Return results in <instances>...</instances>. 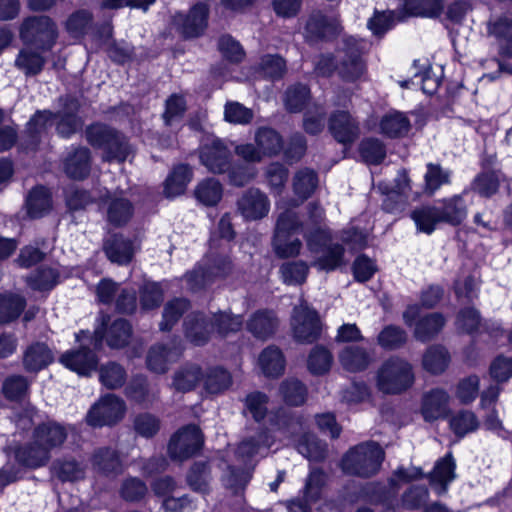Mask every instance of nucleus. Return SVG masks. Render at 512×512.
<instances>
[{"label": "nucleus", "mask_w": 512, "mask_h": 512, "mask_svg": "<svg viewBox=\"0 0 512 512\" xmlns=\"http://www.w3.org/2000/svg\"><path fill=\"white\" fill-rule=\"evenodd\" d=\"M385 459L382 447L374 441L362 442L350 448L342 457L341 468L350 476L370 478L375 476Z\"/></svg>", "instance_id": "f257e3e1"}, {"label": "nucleus", "mask_w": 512, "mask_h": 512, "mask_svg": "<svg viewBox=\"0 0 512 512\" xmlns=\"http://www.w3.org/2000/svg\"><path fill=\"white\" fill-rule=\"evenodd\" d=\"M85 133L89 144L103 150L104 161L122 163L133 152L127 137L107 125H91Z\"/></svg>", "instance_id": "f03ea898"}, {"label": "nucleus", "mask_w": 512, "mask_h": 512, "mask_svg": "<svg viewBox=\"0 0 512 512\" xmlns=\"http://www.w3.org/2000/svg\"><path fill=\"white\" fill-rule=\"evenodd\" d=\"M412 365L404 358L392 356L377 371V387L385 394H399L414 383Z\"/></svg>", "instance_id": "7ed1b4c3"}, {"label": "nucleus", "mask_w": 512, "mask_h": 512, "mask_svg": "<svg viewBox=\"0 0 512 512\" xmlns=\"http://www.w3.org/2000/svg\"><path fill=\"white\" fill-rule=\"evenodd\" d=\"M307 245L313 253L319 254L315 265L324 271H333L347 264L342 244L333 242L326 230L318 229L307 236Z\"/></svg>", "instance_id": "20e7f679"}, {"label": "nucleus", "mask_w": 512, "mask_h": 512, "mask_svg": "<svg viewBox=\"0 0 512 512\" xmlns=\"http://www.w3.org/2000/svg\"><path fill=\"white\" fill-rule=\"evenodd\" d=\"M233 263L229 256L209 254L203 265L197 266L186 274V281L194 291L205 288L218 278H226L232 274Z\"/></svg>", "instance_id": "39448f33"}, {"label": "nucleus", "mask_w": 512, "mask_h": 512, "mask_svg": "<svg viewBox=\"0 0 512 512\" xmlns=\"http://www.w3.org/2000/svg\"><path fill=\"white\" fill-rule=\"evenodd\" d=\"M21 40L39 50H50L56 42L57 27L48 16H31L26 18L20 27Z\"/></svg>", "instance_id": "423d86ee"}, {"label": "nucleus", "mask_w": 512, "mask_h": 512, "mask_svg": "<svg viewBox=\"0 0 512 512\" xmlns=\"http://www.w3.org/2000/svg\"><path fill=\"white\" fill-rule=\"evenodd\" d=\"M293 338L303 344L317 341L322 332V323L318 313L302 301L295 306L291 316Z\"/></svg>", "instance_id": "0eeeda50"}, {"label": "nucleus", "mask_w": 512, "mask_h": 512, "mask_svg": "<svg viewBox=\"0 0 512 512\" xmlns=\"http://www.w3.org/2000/svg\"><path fill=\"white\" fill-rule=\"evenodd\" d=\"M125 413L124 400L108 393L92 405L86 415V422L92 427L113 426L124 418Z\"/></svg>", "instance_id": "6e6552de"}, {"label": "nucleus", "mask_w": 512, "mask_h": 512, "mask_svg": "<svg viewBox=\"0 0 512 512\" xmlns=\"http://www.w3.org/2000/svg\"><path fill=\"white\" fill-rule=\"evenodd\" d=\"M338 75L347 82L360 79L366 72V65L361 57L358 42L352 38H344L342 46L336 51Z\"/></svg>", "instance_id": "1a4fd4ad"}, {"label": "nucleus", "mask_w": 512, "mask_h": 512, "mask_svg": "<svg viewBox=\"0 0 512 512\" xmlns=\"http://www.w3.org/2000/svg\"><path fill=\"white\" fill-rule=\"evenodd\" d=\"M203 443L200 428L189 424L173 434L168 444V454L172 460L185 461L199 452Z\"/></svg>", "instance_id": "9d476101"}, {"label": "nucleus", "mask_w": 512, "mask_h": 512, "mask_svg": "<svg viewBox=\"0 0 512 512\" xmlns=\"http://www.w3.org/2000/svg\"><path fill=\"white\" fill-rule=\"evenodd\" d=\"M132 336V327L125 319H115L110 322V317L103 315L101 325L94 332V346H101L105 339L107 345L112 349H121L128 345Z\"/></svg>", "instance_id": "9b49d317"}, {"label": "nucleus", "mask_w": 512, "mask_h": 512, "mask_svg": "<svg viewBox=\"0 0 512 512\" xmlns=\"http://www.w3.org/2000/svg\"><path fill=\"white\" fill-rule=\"evenodd\" d=\"M209 5L199 2L191 7L187 14L177 13L173 16L172 25L185 39L202 35L208 25Z\"/></svg>", "instance_id": "f8f14e48"}, {"label": "nucleus", "mask_w": 512, "mask_h": 512, "mask_svg": "<svg viewBox=\"0 0 512 512\" xmlns=\"http://www.w3.org/2000/svg\"><path fill=\"white\" fill-rule=\"evenodd\" d=\"M199 158L211 173L222 174L229 170L232 154L223 140L208 137L200 146Z\"/></svg>", "instance_id": "ddd939ff"}, {"label": "nucleus", "mask_w": 512, "mask_h": 512, "mask_svg": "<svg viewBox=\"0 0 512 512\" xmlns=\"http://www.w3.org/2000/svg\"><path fill=\"white\" fill-rule=\"evenodd\" d=\"M269 210V198L258 188H249L237 200V211L246 221L261 220Z\"/></svg>", "instance_id": "4468645a"}, {"label": "nucleus", "mask_w": 512, "mask_h": 512, "mask_svg": "<svg viewBox=\"0 0 512 512\" xmlns=\"http://www.w3.org/2000/svg\"><path fill=\"white\" fill-rule=\"evenodd\" d=\"M328 129L333 138L343 144L351 145L360 135L359 123L347 111H336L328 120Z\"/></svg>", "instance_id": "2eb2a0df"}, {"label": "nucleus", "mask_w": 512, "mask_h": 512, "mask_svg": "<svg viewBox=\"0 0 512 512\" xmlns=\"http://www.w3.org/2000/svg\"><path fill=\"white\" fill-rule=\"evenodd\" d=\"M185 337L194 345L206 344L213 331L211 318L200 312H193L184 319Z\"/></svg>", "instance_id": "dca6fc26"}, {"label": "nucleus", "mask_w": 512, "mask_h": 512, "mask_svg": "<svg viewBox=\"0 0 512 512\" xmlns=\"http://www.w3.org/2000/svg\"><path fill=\"white\" fill-rule=\"evenodd\" d=\"M338 358L343 369L353 373L366 370L374 361L372 351L357 345L343 348Z\"/></svg>", "instance_id": "f3484780"}, {"label": "nucleus", "mask_w": 512, "mask_h": 512, "mask_svg": "<svg viewBox=\"0 0 512 512\" xmlns=\"http://www.w3.org/2000/svg\"><path fill=\"white\" fill-rule=\"evenodd\" d=\"M279 320L270 310H258L247 321L248 331L257 339L267 340L277 331Z\"/></svg>", "instance_id": "a211bd4d"}, {"label": "nucleus", "mask_w": 512, "mask_h": 512, "mask_svg": "<svg viewBox=\"0 0 512 512\" xmlns=\"http://www.w3.org/2000/svg\"><path fill=\"white\" fill-rule=\"evenodd\" d=\"M107 258L119 265H126L133 259L135 249L133 243L121 234L110 235L103 244Z\"/></svg>", "instance_id": "6ab92c4d"}, {"label": "nucleus", "mask_w": 512, "mask_h": 512, "mask_svg": "<svg viewBox=\"0 0 512 512\" xmlns=\"http://www.w3.org/2000/svg\"><path fill=\"white\" fill-rule=\"evenodd\" d=\"M37 443H41L48 450L62 447L67 439L68 433L66 428L60 423L47 421L39 424L33 431V435Z\"/></svg>", "instance_id": "aec40b11"}, {"label": "nucleus", "mask_w": 512, "mask_h": 512, "mask_svg": "<svg viewBox=\"0 0 512 512\" xmlns=\"http://www.w3.org/2000/svg\"><path fill=\"white\" fill-rule=\"evenodd\" d=\"M92 468L103 475H117L123 470L122 461L118 452L110 447H100L91 455Z\"/></svg>", "instance_id": "412c9836"}, {"label": "nucleus", "mask_w": 512, "mask_h": 512, "mask_svg": "<svg viewBox=\"0 0 512 512\" xmlns=\"http://www.w3.org/2000/svg\"><path fill=\"white\" fill-rule=\"evenodd\" d=\"M61 101L63 102L62 110L57 115L54 114L55 118H60L57 124V131L60 135L68 137L82 127V121L76 115L79 103L70 96L61 98Z\"/></svg>", "instance_id": "4be33fe9"}, {"label": "nucleus", "mask_w": 512, "mask_h": 512, "mask_svg": "<svg viewBox=\"0 0 512 512\" xmlns=\"http://www.w3.org/2000/svg\"><path fill=\"white\" fill-rule=\"evenodd\" d=\"M91 154L86 147L76 148L64 161L66 175L74 180H83L90 174Z\"/></svg>", "instance_id": "5701e85b"}, {"label": "nucleus", "mask_w": 512, "mask_h": 512, "mask_svg": "<svg viewBox=\"0 0 512 512\" xmlns=\"http://www.w3.org/2000/svg\"><path fill=\"white\" fill-rule=\"evenodd\" d=\"M54 119L55 115L47 110L37 111L34 114L25 130L23 143H26V148H36L47 128L53 124Z\"/></svg>", "instance_id": "b1692460"}, {"label": "nucleus", "mask_w": 512, "mask_h": 512, "mask_svg": "<svg viewBox=\"0 0 512 512\" xmlns=\"http://www.w3.org/2000/svg\"><path fill=\"white\" fill-rule=\"evenodd\" d=\"M449 395L442 389H433L422 399L421 412L426 421L444 417L448 412Z\"/></svg>", "instance_id": "393cba45"}, {"label": "nucleus", "mask_w": 512, "mask_h": 512, "mask_svg": "<svg viewBox=\"0 0 512 512\" xmlns=\"http://www.w3.org/2000/svg\"><path fill=\"white\" fill-rule=\"evenodd\" d=\"M271 444L272 439L269 433L266 430H260L239 443L235 451L236 458L246 464L259 454L262 449H268Z\"/></svg>", "instance_id": "a878e982"}, {"label": "nucleus", "mask_w": 512, "mask_h": 512, "mask_svg": "<svg viewBox=\"0 0 512 512\" xmlns=\"http://www.w3.org/2000/svg\"><path fill=\"white\" fill-rule=\"evenodd\" d=\"M305 31L308 38L317 40L338 34L340 25L336 19H328L320 11H315L309 16Z\"/></svg>", "instance_id": "bb28decb"}, {"label": "nucleus", "mask_w": 512, "mask_h": 512, "mask_svg": "<svg viewBox=\"0 0 512 512\" xmlns=\"http://www.w3.org/2000/svg\"><path fill=\"white\" fill-rule=\"evenodd\" d=\"M50 450L41 443H37L32 436V441L16 451V458L19 463L29 468L45 466L51 458Z\"/></svg>", "instance_id": "cd10ccee"}, {"label": "nucleus", "mask_w": 512, "mask_h": 512, "mask_svg": "<svg viewBox=\"0 0 512 512\" xmlns=\"http://www.w3.org/2000/svg\"><path fill=\"white\" fill-rule=\"evenodd\" d=\"M61 362L80 375H88L97 367L96 355L87 348L75 352H68L61 356Z\"/></svg>", "instance_id": "c85d7f7f"}, {"label": "nucleus", "mask_w": 512, "mask_h": 512, "mask_svg": "<svg viewBox=\"0 0 512 512\" xmlns=\"http://www.w3.org/2000/svg\"><path fill=\"white\" fill-rule=\"evenodd\" d=\"M455 462L451 454H447L435 464L433 471L428 475L430 484L435 487L438 494L447 491V485L455 478Z\"/></svg>", "instance_id": "c756f323"}, {"label": "nucleus", "mask_w": 512, "mask_h": 512, "mask_svg": "<svg viewBox=\"0 0 512 512\" xmlns=\"http://www.w3.org/2000/svg\"><path fill=\"white\" fill-rule=\"evenodd\" d=\"M53 361V354L48 346L41 342L31 344L24 352L23 365L29 372H37Z\"/></svg>", "instance_id": "7c9ffc66"}, {"label": "nucleus", "mask_w": 512, "mask_h": 512, "mask_svg": "<svg viewBox=\"0 0 512 512\" xmlns=\"http://www.w3.org/2000/svg\"><path fill=\"white\" fill-rule=\"evenodd\" d=\"M202 379L201 368L195 364H187L175 371L172 387L178 392L186 393L194 390Z\"/></svg>", "instance_id": "2f4dec72"}, {"label": "nucleus", "mask_w": 512, "mask_h": 512, "mask_svg": "<svg viewBox=\"0 0 512 512\" xmlns=\"http://www.w3.org/2000/svg\"><path fill=\"white\" fill-rule=\"evenodd\" d=\"M259 365L266 376L278 377L285 369V359L282 351L274 346L266 347L259 355Z\"/></svg>", "instance_id": "473e14b6"}, {"label": "nucleus", "mask_w": 512, "mask_h": 512, "mask_svg": "<svg viewBox=\"0 0 512 512\" xmlns=\"http://www.w3.org/2000/svg\"><path fill=\"white\" fill-rule=\"evenodd\" d=\"M27 213L31 218H39L52 208L51 193L45 187L34 188L26 199Z\"/></svg>", "instance_id": "72a5a7b5"}, {"label": "nucleus", "mask_w": 512, "mask_h": 512, "mask_svg": "<svg viewBox=\"0 0 512 512\" xmlns=\"http://www.w3.org/2000/svg\"><path fill=\"white\" fill-rule=\"evenodd\" d=\"M191 178L192 170L188 165L180 164L176 166L165 181L164 193L166 197L183 194Z\"/></svg>", "instance_id": "f704fd0d"}, {"label": "nucleus", "mask_w": 512, "mask_h": 512, "mask_svg": "<svg viewBox=\"0 0 512 512\" xmlns=\"http://www.w3.org/2000/svg\"><path fill=\"white\" fill-rule=\"evenodd\" d=\"M488 32L497 38L500 53L512 58V21L507 18H499L494 22H489Z\"/></svg>", "instance_id": "c9c22d12"}, {"label": "nucleus", "mask_w": 512, "mask_h": 512, "mask_svg": "<svg viewBox=\"0 0 512 512\" xmlns=\"http://www.w3.org/2000/svg\"><path fill=\"white\" fill-rule=\"evenodd\" d=\"M255 142L263 156L278 154L283 147L281 135L269 127H260L255 133Z\"/></svg>", "instance_id": "e433bc0d"}, {"label": "nucleus", "mask_w": 512, "mask_h": 512, "mask_svg": "<svg viewBox=\"0 0 512 512\" xmlns=\"http://www.w3.org/2000/svg\"><path fill=\"white\" fill-rule=\"evenodd\" d=\"M53 474L62 482H74L84 478L85 466L73 458L58 459L52 465Z\"/></svg>", "instance_id": "4c0bfd02"}, {"label": "nucleus", "mask_w": 512, "mask_h": 512, "mask_svg": "<svg viewBox=\"0 0 512 512\" xmlns=\"http://www.w3.org/2000/svg\"><path fill=\"white\" fill-rule=\"evenodd\" d=\"M190 308V302L185 298H175L168 301L163 309L162 321L159 324L161 331L168 332Z\"/></svg>", "instance_id": "58836bf2"}, {"label": "nucleus", "mask_w": 512, "mask_h": 512, "mask_svg": "<svg viewBox=\"0 0 512 512\" xmlns=\"http://www.w3.org/2000/svg\"><path fill=\"white\" fill-rule=\"evenodd\" d=\"M444 324L445 319L441 314L430 313L416 323L414 336L419 341H429L440 332Z\"/></svg>", "instance_id": "ea45409f"}, {"label": "nucleus", "mask_w": 512, "mask_h": 512, "mask_svg": "<svg viewBox=\"0 0 512 512\" xmlns=\"http://www.w3.org/2000/svg\"><path fill=\"white\" fill-rule=\"evenodd\" d=\"M133 215V207L129 200L121 197L109 199L107 220L114 226L125 225Z\"/></svg>", "instance_id": "a19ab883"}, {"label": "nucleus", "mask_w": 512, "mask_h": 512, "mask_svg": "<svg viewBox=\"0 0 512 512\" xmlns=\"http://www.w3.org/2000/svg\"><path fill=\"white\" fill-rule=\"evenodd\" d=\"M221 183L214 178L201 181L194 190L196 199L205 206H215L222 198Z\"/></svg>", "instance_id": "79ce46f5"}, {"label": "nucleus", "mask_w": 512, "mask_h": 512, "mask_svg": "<svg viewBox=\"0 0 512 512\" xmlns=\"http://www.w3.org/2000/svg\"><path fill=\"white\" fill-rule=\"evenodd\" d=\"M449 360V354L444 347L433 345L424 353L422 364L426 371L432 374H440L446 370Z\"/></svg>", "instance_id": "37998d69"}, {"label": "nucleus", "mask_w": 512, "mask_h": 512, "mask_svg": "<svg viewBox=\"0 0 512 512\" xmlns=\"http://www.w3.org/2000/svg\"><path fill=\"white\" fill-rule=\"evenodd\" d=\"M292 185L294 193L303 202L316 190L318 185L317 174L308 168L301 169L294 175Z\"/></svg>", "instance_id": "c03bdc74"}, {"label": "nucleus", "mask_w": 512, "mask_h": 512, "mask_svg": "<svg viewBox=\"0 0 512 512\" xmlns=\"http://www.w3.org/2000/svg\"><path fill=\"white\" fill-rule=\"evenodd\" d=\"M297 450L310 461L320 462L326 458V445L313 434H304L298 441Z\"/></svg>", "instance_id": "a18cd8bd"}, {"label": "nucleus", "mask_w": 512, "mask_h": 512, "mask_svg": "<svg viewBox=\"0 0 512 512\" xmlns=\"http://www.w3.org/2000/svg\"><path fill=\"white\" fill-rule=\"evenodd\" d=\"M25 299L16 294H0V324L9 323L22 313Z\"/></svg>", "instance_id": "49530a36"}, {"label": "nucleus", "mask_w": 512, "mask_h": 512, "mask_svg": "<svg viewBox=\"0 0 512 512\" xmlns=\"http://www.w3.org/2000/svg\"><path fill=\"white\" fill-rule=\"evenodd\" d=\"M126 379V370L116 362H109L99 369V380L107 389L114 390L122 387Z\"/></svg>", "instance_id": "de8ad7c7"}, {"label": "nucleus", "mask_w": 512, "mask_h": 512, "mask_svg": "<svg viewBox=\"0 0 512 512\" xmlns=\"http://www.w3.org/2000/svg\"><path fill=\"white\" fill-rule=\"evenodd\" d=\"M443 9L442 0H406L404 15L437 17Z\"/></svg>", "instance_id": "09e8293b"}, {"label": "nucleus", "mask_w": 512, "mask_h": 512, "mask_svg": "<svg viewBox=\"0 0 512 512\" xmlns=\"http://www.w3.org/2000/svg\"><path fill=\"white\" fill-rule=\"evenodd\" d=\"M44 64V58L39 53L32 51L30 47L21 49L15 60V66L27 76L40 73Z\"/></svg>", "instance_id": "8fccbe9b"}, {"label": "nucleus", "mask_w": 512, "mask_h": 512, "mask_svg": "<svg viewBox=\"0 0 512 512\" xmlns=\"http://www.w3.org/2000/svg\"><path fill=\"white\" fill-rule=\"evenodd\" d=\"M333 363V355L324 346L317 345L309 353L307 359L308 370L314 375L327 373Z\"/></svg>", "instance_id": "3c124183"}, {"label": "nucleus", "mask_w": 512, "mask_h": 512, "mask_svg": "<svg viewBox=\"0 0 512 512\" xmlns=\"http://www.w3.org/2000/svg\"><path fill=\"white\" fill-rule=\"evenodd\" d=\"M204 387L211 394H218L228 389L232 384L230 373L220 367L210 368L203 375Z\"/></svg>", "instance_id": "603ef678"}, {"label": "nucleus", "mask_w": 512, "mask_h": 512, "mask_svg": "<svg viewBox=\"0 0 512 512\" xmlns=\"http://www.w3.org/2000/svg\"><path fill=\"white\" fill-rule=\"evenodd\" d=\"M405 19L404 12L399 11H375L374 16L369 20L368 27L373 34L382 36L389 30L396 22Z\"/></svg>", "instance_id": "864d4df0"}, {"label": "nucleus", "mask_w": 512, "mask_h": 512, "mask_svg": "<svg viewBox=\"0 0 512 512\" xmlns=\"http://www.w3.org/2000/svg\"><path fill=\"white\" fill-rule=\"evenodd\" d=\"M440 221L451 225H458L466 216V207L461 197H453L443 203V207H438Z\"/></svg>", "instance_id": "5fc2aeb1"}, {"label": "nucleus", "mask_w": 512, "mask_h": 512, "mask_svg": "<svg viewBox=\"0 0 512 512\" xmlns=\"http://www.w3.org/2000/svg\"><path fill=\"white\" fill-rule=\"evenodd\" d=\"M381 131L388 137H400L405 135L410 127L408 118L400 112L387 114L380 123Z\"/></svg>", "instance_id": "6e6d98bb"}, {"label": "nucleus", "mask_w": 512, "mask_h": 512, "mask_svg": "<svg viewBox=\"0 0 512 512\" xmlns=\"http://www.w3.org/2000/svg\"><path fill=\"white\" fill-rule=\"evenodd\" d=\"M411 216L418 229L427 234L432 233L435 226L441 223L438 207L435 206H423L415 209Z\"/></svg>", "instance_id": "4d7b16f0"}, {"label": "nucleus", "mask_w": 512, "mask_h": 512, "mask_svg": "<svg viewBox=\"0 0 512 512\" xmlns=\"http://www.w3.org/2000/svg\"><path fill=\"white\" fill-rule=\"evenodd\" d=\"M309 271L304 261L285 262L280 266L283 281L288 285H300L305 282Z\"/></svg>", "instance_id": "13d9d810"}, {"label": "nucleus", "mask_w": 512, "mask_h": 512, "mask_svg": "<svg viewBox=\"0 0 512 512\" xmlns=\"http://www.w3.org/2000/svg\"><path fill=\"white\" fill-rule=\"evenodd\" d=\"M147 493V485L137 477L124 479L119 490L121 498L127 502H139L145 498Z\"/></svg>", "instance_id": "bf43d9fd"}, {"label": "nucleus", "mask_w": 512, "mask_h": 512, "mask_svg": "<svg viewBox=\"0 0 512 512\" xmlns=\"http://www.w3.org/2000/svg\"><path fill=\"white\" fill-rule=\"evenodd\" d=\"M169 350L163 344L151 346L146 355L147 368L156 374H164L168 370Z\"/></svg>", "instance_id": "052dcab7"}, {"label": "nucleus", "mask_w": 512, "mask_h": 512, "mask_svg": "<svg viewBox=\"0 0 512 512\" xmlns=\"http://www.w3.org/2000/svg\"><path fill=\"white\" fill-rule=\"evenodd\" d=\"M479 426L476 415L469 410H461L450 419V427L459 436L475 431Z\"/></svg>", "instance_id": "680f3d73"}, {"label": "nucleus", "mask_w": 512, "mask_h": 512, "mask_svg": "<svg viewBox=\"0 0 512 512\" xmlns=\"http://www.w3.org/2000/svg\"><path fill=\"white\" fill-rule=\"evenodd\" d=\"M209 479L210 470L206 462H195L187 474L188 485L197 492L208 491Z\"/></svg>", "instance_id": "e2e57ef3"}, {"label": "nucleus", "mask_w": 512, "mask_h": 512, "mask_svg": "<svg viewBox=\"0 0 512 512\" xmlns=\"http://www.w3.org/2000/svg\"><path fill=\"white\" fill-rule=\"evenodd\" d=\"M253 468L254 466L245 470H240L234 467H229L224 478L226 488L229 489L234 495L241 494L252 478Z\"/></svg>", "instance_id": "0e129e2a"}, {"label": "nucleus", "mask_w": 512, "mask_h": 512, "mask_svg": "<svg viewBox=\"0 0 512 512\" xmlns=\"http://www.w3.org/2000/svg\"><path fill=\"white\" fill-rule=\"evenodd\" d=\"M58 277L55 269L41 267L27 278V283L34 290H49L56 285Z\"/></svg>", "instance_id": "69168bd1"}, {"label": "nucleus", "mask_w": 512, "mask_h": 512, "mask_svg": "<svg viewBox=\"0 0 512 512\" xmlns=\"http://www.w3.org/2000/svg\"><path fill=\"white\" fill-rule=\"evenodd\" d=\"M93 16L87 10H78L72 13L66 21V29L72 37L85 35L91 28Z\"/></svg>", "instance_id": "338daca9"}, {"label": "nucleus", "mask_w": 512, "mask_h": 512, "mask_svg": "<svg viewBox=\"0 0 512 512\" xmlns=\"http://www.w3.org/2000/svg\"><path fill=\"white\" fill-rule=\"evenodd\" d=\"M378 344L389 350L402 347L407 341L406 332L399 326H386L378 335Z\"/></svg>", "instance_id": "774afa93"}]
</instances>
